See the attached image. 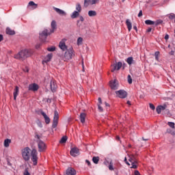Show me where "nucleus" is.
I'll list each match as a JSON object with an SVG mask.
<instances>
[{
	"mask_svg": "<svg viewBox=\"0 0 175 175\" xmlns=\"http://www.w3.org/2000/svg\"><path fill=\"white\" fill-rule=\"evenodd\" d=\"M92 161L95 163V165H98L99 163V157H93Z\"/></svg>",
	"mask_w": 175,
	"mask_h": 175,
	"instance_id": "30",
	"label": "nucleus"
},
{
	"mask_svg": "<svg viewBox=\"0 0 175 175\" xmlns=\"http://www.w3.org/2000/svg\"><path fill=\"white\" fill-rule=\"evenodd\" d=\"M126 24L127 25L129 31H131V29H132V23H131V21H129V19H127L126 21Z\"/></svg>",
	"mask_w": 175,
	"mask_h": 175,
	"instance_id": "26",
	"label": "nucleus"
},
{
	"mask_svg": "<svg viewBox=\"0 0 175 175\" xmlns=\"http://www.w3.org/2000/svg\"><path fill=\"white\" fill-rule=\"evenodd\" d=\"M156 111L157 114H161V112L162 111V110L161 109L160 105L157 106V107L156 108Z\"/></svg>",
	"mask_w": 175,
	"mask_h": 175,
	"instance_id": "41",
	"label": "nucleus"
},
{
	"mask_svg": "<svg viewBox=\"0 0 175 175\" xmlns=\"http://www.w3.org/2000/svg\"><path fill=\"white\" fill-rule=\"evenodd\" d=\"M85 113H81L79 116L80 121L82 122V124H84L85 122Z\"/></svg>",
	"mask_w": 175,
	"mask_h": 175,
	"instance_id": "20",
	"label": "nucleus"
},
{
	"mask_svg": "<svg viewBox=\"0 0 175 175\" xmlns=\"http://www.w3.org/2000/svg\"><path fill=\"white\" fill-rule=\"evenodd\" d=\"M145 24H146V25H154L155 22L151 20H146Z\"/></svg>",
	"mask_w": 175,
	"mask_h": 175,
	"instance_id": "29",
	"label": "nucleus"
},
{
	"mask_svg": "<svg viewBox=\"0 0 175 175\" xmlns=\"http://www.w3.org/2000/svg\"><path fill=\"white\" fill-rule=\"evenodd\" d=\"M50 86L52 92H55V91L57 90V83H55V81H54L53 80L51 81Z\"/></svg>",
	"mask_w": 175,
	"mask_h": 175,
	"instance_id": "14",
	"label": "nucleus"
},
{
	"mask_svg": "<svg viewBox=\"0 0 175 175\" xmlns=\"http://www.w3.org/2000/svg\"><path fill=\"white\" fill-rule=\"evenodd\" d=\"M34 137L36 143L38 144V151L40 152H42V151L46 150V144H44V142L40 139V135L36 134Z\"/></svg>",
	"mask_w": 175,
	"mask_h": 175,
	"instance_id": "3",
	"label": "nucleus"
},
{
	"mask_svg": "<svg viewBox=\"0 0 175 175\" xmlns=\"http://www.w3.org/2000/svg\"><path fill=\"white\" fill-rule=\"evenodd\" d=\"M33 54L32 49H23L19 51L17 54L14 55V58L15 59H19V61H24L26 58L31 57Z\"/></svg>",
	"mask_w": 175,
	"mask_h": 175,
	"instance_id": "2",
	"label": "nucleus"
},
{
	"mask_svg": "<svg viewBox=\"0 0 175 175\" xmlns=\"http://www.w3.org/2000/svg\"><path fill=\"white\" fill-rule=\"evenodd\" d=\"M76 12H78V13H80L81 12V5L80 3H77L76 5Z\"/></svg>",
	"mask_w": 175,
	"mask_h": 175,
	"instance_id": "31",
	"label": "nucleus"
},
{
	"mask_svg": "<svg viewBox=\"0 0 175 175\" xmlns=\"http://www.w3.org/2000/svg\"><path fill=\"white\" fill-rule=\"evenodd\" d=\"M108 168L109 169V170H114V167H113V163L111 161L109 163Z\"/></svg>",
	"mask_w": 175,
	"mask_h": 175,
	"instance_id": "42",
	"label": "nucleus"
},
{
	"mask_svg": "<svg viewBox=\"0 0 175 175\" xmlns=\"http://www.w3.org/2000/svg\"><path fill=\"white\" fill-rule=\"evenodd\" d=\"M97 13L95 10H90L88 11V16L89 17H95L96 16Z\"/></svg>",
	"mask_w": 175,
	"mask_h": 175,
	"instance_id": "23",
	"label": "nucleus"
},
{
	"mask_svg": "<svg viewBox=\"0 0 175 175\" xmlns=\"http://www.w3.org/2000/svg\"><path fill=\"white\" fill-rule=\"evenodd\" d=\"M86 163L88 165V166H91V162L88 160H85Z\"/></svg>",
	"mask_w": 175,
	"mask_h": 175,
	"instance_id": "54",
	"label": "nucleus"
},
{
	"mask_svg": "<svg viewBox=\"0 0 175 175\" xmlns=\"http://www.w3.org/2000/svg\"><path fill=\"white\" fill-rule=\"evenodd\" d=\"M133 29H135V31H137V27L133 26Z\"/></svg>",
	"mask_w": 175,
	"mask_h": 175,
	"instance_id": "62",
	"label": "nucleus"
},
{
	"mask_svg": "<svg viewBox=\"0 0 175 175\" xmlns=\"http://www.w3.org/2000/svg\"><path fill=\"white\" fill-rule=\"evenodd\" d=\"M99 111H103V108L100 106V105H98Z\"/></svg>",
	"mask_w": 175,
	"mask_h": 175,
	"instance_id": "49",
	"label": "nucleus"
},
{
	"mask_svg": "<svg viewBox=\"0 0 175 175\" xmlns=\"http://www.w3.org/2000/svg\"><path fill=\"white\" fill-rule=\"evenodd\" d=\"M162 23H163V21L161 19L157 20L156 21H154V25H159V24H162Z\"/></svg>",
	"mask_w": 175,
	"mask_h": 175,
	"instance_id": "35",
	"label": "nucleus"
},
{
	"mask_svg": "<svg viewBox=\"0 0 175 175\" xmlns=\"http://www.w3.org/2000/svg\"><path fill=\"white\" fill-rule=\"evenodd\" d=\"M18 92H20L18 86H15V89L14 90V100H16L17 99V96H18Z\"/></svg>",
	"mask_w": 175,
	"mask_h": 175,
	"instance_id": "18",
	"label": "nucleus"
},
{
	"mask_svg": "<svg viewBox=\"0 0 175 175\" xmlns=\"http://www.w3.org/2000/svg\"><path fill=\"white\" fill-rule=\"evenodd\" d=\"M51 28L52 29H48L49 30V31H51V33H53L54 31L57 29V22H55V21H52Z\"/></svg>",
	"mask_w": 175,
	"mask_h": 175,
	"instance_id": "16",
	"label": "nucleus"
},
{
	"mask_svg": "<svg viewBox=\"0 0 175 175\" xmlns=\"http://www.w3.org/2000/svg\"><path fill=\"white\" fill-rule=\"evenodd\" d=\"M128 83L129 84H132V77L131 75H128Z\"/></svg>",
	"mask_w": 175,
	"mask_h": 175,
	"instance_id": "44",
	"label": "nucleus"
},
{
	"mask_svg": "<svg viewBox=\"0 0 175 175\" xmlns=\"http://www.w3.org/2000/svg\"><path fill=\"white\" fill-rule=\"evenodd\" d=\"M104 165L107 166L109 165V162L107 161H104Z\"/></svg>",
	"mask_w": 175,
	"mask_h": 175,
	"instance_id": "60",
	"label": "nucleus"
},
{
	"mask_svg": "<svg viewBox=\"0 0 175 175\" xmlns=\"http://www.w3.org/2000/svg\"><path fill=\"white\" fill-rule=\"evenodd\" d=\"M151 31H152V28H151V27H149V28L147 29V32H151Z\"/></svg>",
	"mask_w": 175,
	"mask_h": 175,
	"instance_id": "59",
	"label": "nucleus"
},
{
	"mask_svg": "<svg viewBox=\"0 0 175 175\" xmlns=\"http://www.w3.org/2000/svg\"><path fill=\"white\" fill-rule=\"evenodd\" d=\"M149 107H150V109H151L152 110H155V106L153 105L152 103H150Z\"/></svg>",
	"mask_w": 175,
	"mask_h": 175,
	"instance_id": "46",
	"label": "nucleus"
},
{
	"mask_svg": "<svg viewBox=\"0 0 175 175\" xmlns=\"http://www.w3.org/2000/svg\"><path fill=\"white\" fill-rule=\"evenodd\" d=\"M160 108L161 109V111H163V110H166V105H160Z\"/></svg>",
	"mask_w": 175,
	"mask_h": 175,
	"instance_id": "47",
	"label": "nucleus"
},
{
	"mask_svg": "<svg viewBox=\"0 0 175 175\" xmlns=\"http://www.w3.org/2000/svg\"><path fill=\"white\" fill-rule=\"evenodd\" d=\"M127 105H131V101H127Z\"/></svg>",
	"mask_w": 175,
	"mask_h": 175,
	"instance_id": "64",
	"label": "nucleus"
},
{
	"mask_svg": "<svg viewBox=\"0 0 175 175\" xmlns=\"http://www.w3.org/2000/svg\"><path fill=\"white\" fill-rule=\"evenodd\" d=\"M68 140V137L67 136H63L62 139L59 141V143L61 144H64V143H66V141Z\"/></svg>",
	"mask_w": 175,
	"mask_h": 175,
	"instance_id": "28",
	"label": "nucleus"
},
{
	"mask_svg": "<svg viewBox=\"0 0 175 175\" xmlns=\"http://www.w3.org/2000/svg\"><path fill=\"white\" fill-rule=\"evenodd\" d=\"M42 46V44H38L36 45V49H40V46Z\"/></svg>",
	"mask_w": 175,
	"mask_h": 175,
	"instance_id": "51",
	"label": "nucleus"
},
{
	"mask_svg": "<svg viewBox=\"0 0 175 175\" xmlns=\"http://www.w3.org/2000/svg\"><path fill=\"white\" fill-rule=\"evenodd\" d=\"M51 58H53V54H48L42 60V64H47V62H50Z\"/></svg>",
	"mask_w": 175,
	"mask_h": 175,
	"instance_id": "13",
	"label": "nucleus"
},
{
	"mask_svg": "<svg viewBox=\"0 0 175 175\" xmlns=\"http://www.w3.org/2000/svg\"><path fill=\"white\" fill-rule=\"evenodd\" d=\"M5 32L8 35H15L16 34V31H14V30H12V29H10V27H7Z\"/></svg>",
	"mask_w": 175,
	"mask_h": 175,
	"instance_id": "21",
	"label": "nucleus"
},
{
	"mask_svg": "<svg viewBox=\"0 0 175 175\" xmlns=\"http://www.w3.org/2000/svg\"><path fill=\"white\" fill-rule=\"evenodd\" d=\"M167 125H169L170 126V128H172V129H174V128H175L174 122H168Z\"/></svg>",
	"mask_w": 175,
	"mask_h": 175,
	"instance_id": "39",
	"label": "nucleus"
},
{
	"mask_svg": "<svg viewBox=\"0 0 175 175\" xmlns=\"http://www.w3.org/2000/svg\"><path fill=\"white\" fill-rule=\"evenodd\" d=\"M134 174H135V175H140V172H139L138 170H135V171L134 172Z\"/></svg>",
	"mask_w": 175,
	"mask_h": 175,
	"instance_id": "52",
	"label": "nucleus"
},
{
	"mask_svg": "<svg viewBox=\"0 0 175 175\" xmlns=\"http://www.w3.org/2000/svg\"><path fill=\"white\" fill-rule=\"evenodd\" d=\"M7 162H8L7 163H8V166H12V164L10 163V161H8Z\"/></svg>",
	"mask_w": 175,
	"mask_h": 175,
	"instance_id": "61",
	"label": "nucleus"
},
{
	"mask_svg": "<svg viewBox=\"0 0 175 175\" xmlns=\"http://www.w3.org/2000/svg\"><path fill=\"white\" fill-rule=\"evenodd\" d=\"M33 10H35V9H38V4L35 3V2L33 1H29L28 5H27V8H31Z\"/></svg>",
	"mask_w": 175,
	"mask_h": 175,
	"instance_id": "17",
	"label": "nucleus"
},
{
	"mask_svg": "<svg viewBox=\"0 0 175 175\" xmlns=\"http://www.w3.org/2000/svg\"><path fill=\"white\" fill-rule=\"evenodd\" d=\"M70 155L72 157H79V155H80V150L78 148H72L70 150Z\"/></svg>",
	"mask_w": 175,
	"mask_h": 175,
	"instance_id": "9",
	"label": "nucleus"
},
{
	"mask_svg": "<svg viewBox=\"0 0 175 175\" xmlns=\"http://www.w3.org/2000/svg\"><path fill=\"white\" fill-rule=\"evenodd\" d=\"M105 106L109 107V106H110V105H109V103H105Z\"/></svg>",
	"mask_w": 175,
	"mask_h": 175,
	"instance_id": "63",
	"label": "nucleus"
},
{
	"mask_svg": "<svg viewBox=\"0 0 175 175\" xmlns=\"http://www.w3.org/2000/svg\"><path fill=\"white\" fill-rule=\"evenodd\" d=\"M99 2V0H90V5H96Z\"/></svg>",
	"mask_w": 175,
	"mask_h": 175,
	"instance_id": "36",
	"label": "nucleus"
},
{
	"mask_svg": "<svg viewBox=\"0 0 175 175\" xmlns=\"http://www.w3.org/2000/svg\"><path fill=\"white\" fill-rule=\"evenodd\" d=\"M131 165H132L131 166L132 169H137V165H136L135 163H132Z\"/></svg>",
	"mask_w": 175,
	"mask_h": 175,
	"instance_id": "48",
	"label": "nucleus"
},
{
	"mask_svg": "<svg viewBox=\"0 0 175 175\" xmlns=\"http://www.w3.org/2000/svg\"><path fill=\"white\" fill-rule=\"evenodd\" d=\"M110 88L111 90H118V84L117 83V81L116 79L110 81Z\"/></svg>",
	"mask_w": 175,
	"mask_h": 175,
	"instance_id": "12",
	"label": "nucleus"
},
{
	"mask_svg": "<svg viewBox=\"0 0 175 175\" xmlns=\"http://www.w3.org/2000/svg\"><path fill=\"white\" fill-rule=\"evenodd\" d=\"M59 118V114L58 113V111L57 110H55L54 111V117H53V120L55 121H58Z\"/></svg>",
	"mask_w": 175,
	"mask_h": 175,
	"instance_id": "24",
	"label": "nucleus"
},
{
	"mask_svg": "<svg viewBox=\"0 0 175 175\" xmlns=\"http://www.w3.org/2000/svg\"><path fill=\"white\" fill-rule=\"evenodd\" d=\"M116 96L120 98L121 99H125V98L128 96V93L124 90L116 91Z\"/></svg>",
	"mask_w": 175,
	"mask_h": 175,
	"instance_id": "6",
	"label": "nucleus"
},
{
	"mask_svg": "<svg viewBox=\"0 0 175 175\" xmlns=\"http://www.w3.org/2000/svg\"><path fill=\"white\" fill-rule=\"evenodd\" d=\"M98 100L99 103L98 105H102V98L100 97L98 98Z\"/></svg>",
	"mask_w": 175,
	"mask_h": 175,
	"instance_id": "53",
	"label": "nucleus"
},
{
	"mask_svg": "<svg viewBox=\"0 0 175 175\" xmlns=\"http://www.w3.org/2000/svg\"><path fill=\"white\" fill-rule=\"evenodd\" d=\"M47 50L48 51H51V52L55 51V46H53L51 47H48Z\"/></svg>",
	"mask_w": 175,
	"mask_h": 175,
	"instance_id": "40",
	"label": "nucleus"
},
{
	"mask_svg": "<svg viewBox=\"0 0 175 175\" xmlns=\"http://www.w3.org/2000/svg\"><path fill=\"white\" fill-rule=\"evenodd\" d=\"M12 143V140L9 139H6L4 140V147H9V144Z\"/></svg>",
	"mask_w": 175,
	"mask_h": 175,
	"instance_id": "27",
	"label": "nucleus"
},
{
	"mask_svg": "<svg viewBox=\"0 0 175 175\" xmlns=\"http://www.w3.org/2000/svg\"><path fill=\"white\" fill-rule=\"evenodd\" d=\"M90 2H91V0H84V6L85 8H88L90 6Z\"/></svg>",
	"mask_w": 175,
	"mask_h": 175,
	"instance_id": "33",
	"label": "nucleus"
},
{
	"mask_svg": "<svg viewBox=\"0 0 175 175\" xmlns=\"http://www.w3.org/2000/svg\"><path fill=\"white\" fill-rule=\"evenodd\" d=\"M65 42H66V40L63 39L59 43V48L62 51H66V50L68 49V46H66V44Z\"/></svg>",
	"mask_w": 175,
	"mask_h": 175,
	"instance_id": "8",
	"label": "nucleus"
},
{
	"mask_svg": "<svg viewBox=\"0 0 175 175\" xmlns=\"http://www.w3.org/2000/svg\"><path fill=\"white\" fill-rule=\"evenodd\" d=\"M112 68L111 72H116V70H120L121 68H122V62H118V63L116 62L111 65Z\"/></svg>",
	"mask_w": 175,
	"mask_h": 175,
	"instance_id": "7",
	"label": "nucleus"
},
{
	"mask_svg": "<svg viewBox=\"0 0 175 175\" xmlns=\"http://www.w3.org/2000/svg\"><path fill=\"white\" fill-rule=\"evenodd\" d=\"M159 54H160L159 51H156L154 53V57H155L156 61H159Z\"/></svg>",
	"mask_w": 175,
	"mask_h": 175,
	"instance_id": "32",
	"label": "nucleus"
},
{
	"mask_svg": "<svg viewBox=\"0 0 175 175\" xmlns=\"http://www.w3.org/2000/svg\"><path fill=\"white\" fill-rule=\"evenodd\" d=\"M36 124H37L38 126H39V128H43V124H42V122H40V120H38L36 121Z\"/></svg>",
	"mask_w": 175,
	"mask_h": 175,
	"instance_id": "38",
	"label": "nucleus"
},
{
	"mask_svg": "<svg viewBox=\"0 0 175 175\" xmlns=\"http://www.w3.org/2000/svg\"><path fill=\"white\" fill-rule=\"evenodd\" d=\"M79 20H80V21H84V18L83 17V16H79Z\"/></svg>",
	"mask_w": 175,
	"mask_h": 175,
	"instance_id": "55",
	"label": "nucleus"
},
{
	"mask_svg": "<svg viewBox=\"0 0 175 175\" xmlns=\"http://www.w3.org/2000/svg\"><path fill=\"white\" fill-rule=\"evenodd\" d=\"M83 43V38L79 37L77 39V45L80 46V44H81Z\"/></svg>",
	"mask_w": 175,
	"mask_h": 175,
	"instance_id": "37",
	"label": "nucleus"
},
{
	"mask_svg": "<svg viewBox=\"0 0 175 175\" xmlns=\"http://www.w3.org/2000/svg\"><path fill=\"white\" fill-rule=\"evenodd\" d=\"M58 120H53L52 128H57Z\"/></svg>",
	"mask_w": 175,
	"mask_h": 175,
	"instance_id": "34",
	"label": "nucleus"
},
{
	"mask_svg": "<svg viewBox=\"0 0 175 175\" xmlns=\"http://www.w3.org/2000/svg\"><path fill=\"white\" fill-rule=\"evenodd\" d=\"M23 175H31L29 172H28V168H25V171L23 172Z\"/></svg>",
	"mask_w": 175,
	"mask_h": 175,
	"instance_id": "43",
	"label": "nucleus"
},
{
	"mask_svg": "<svg viewBox=\"0 0 175 175\" xmlns=\"http://www.w3.org/2000/svg\"><path fill=\"white\" fill-rule=\"evenodd\" d=\"M126 62H127V64L129 65H132L135 64V60L133 59V57H129L126 59Z\"/></svg>",
	"mask_w": 175,
	"mask_h": 175,
	"instance_id": "22",
	"label": "nucleus"
},
{
	"mask_svg": "<svg viewBox=\"0 0 175 175\" xmlns=\"http://www.w3.org/2000/svg\"><path fill=\"white\" fill-rule=\"evenodd\" d=\"M3 40V36L2 34H0V42H2Z\"/></svg>",
	"mask_w": 175,
	"mask_h": 175,
	"instance_id": "57",
	"label": "nucleus"
},
{
	"mask_svg": "<svg viewBox=\"0 0 175 175\" xmlns=\"http://www.w3.org/2000/svg\"><path fill=\"white\" fill-rule=\"evenodd\" d=\"M79 12L77 11H74L72 14H71V18H77V17H79Z\"/></svg>",
	"mask_w": 175,
	"mask_h": 175,
	"instance_id": "25",
	"label": "nucleus"
},
{
	"mask_svg": "<svg viewBox=\"0 0 175 175\" xmlns=\"http://www.w3.org/2000/svg\"><path fill=\"white\" fill-rule=\"evenodd\" d=\"M51 31H50V30L49 29H44V30H42V31L40 32L39 35V38L40 40H41V42H46V39H47V37L49 36V35H51Z\"/></svg>",
	"mask_w": 175,
	"mask_h": 175,
	"instance_id": "5",
	"label": "nucleus"
},
{
	"mask_svg": "<svg viewBox=\"0 0 175 175\" xmlns=\"http://www.w3.org/2000/svg\"><path fill=\"white\" fill-rule=\"evenodd\" d=\"M67 175H76V170L73 168H68L66 171Z\"/></svg>",
	"mask_w": 175,
	"mask_h": 175,
	"instance_id": "19",
	"label": "nucleus"
},
{
	"mask_svg": "<svg viewBox=\"0 0 175 175\" xmlns=\"http://www.w3.org/2000/svg\"><path fill=\"white\" fill-rule=\"evenodd\" d=\"M168 17L170 20H173V18H174V14L173 13H171L169 14Z\"/></svg>",
	"mask_w": 175,
	"mask_h": 175,
	"instance_id": "45",
	"label": "nucleus"
},
{
	"mask_svg": "<svg viewBox=\"0 0 175 175\" xmlns=\"http://www.w3.org/2000/svg\"><path fill=\"white\" fill-rule=\"evenodd\" d=\"M22 157L25 162H28L31 159L34 166L38 165V151L36 149L31 150L29 147L24 148L22 149Z\"/></svg>",
	"mask_w": 175,
	"mask_h": 175,
	"instance_id": "1",
	"label": "nucleus"
},
{
	"mask_svg": "<svg viewBox=\"0 0 175 175\" xmlns=\"http://www.w3.org/2000/svg\"><path fill=\"white\" fill-rule=\"evenodd\" d=\"M40 113L42 115L43 118H44L45 123L47 124H50V122L51 121V120L47 116V114H46L44 111H43L42 110H40Z\"/></svg>",
	"mask_w": 175,
	"mask_h": 175,
	"instance_id": "11",
	"label": "nucleus"
},
{
	"mask_svg": "<svg viewBox=\"0 0 175 175\" xmlns=\"http://www.w3.org/2000/svg\"><path fill=\"white\" fill-rule=\"evenodd\" d=\"M53 10L57 12L60 16H66V12L59 8L53 7Z\"/></svg>",
	"mask_w": 175,
	"mask_h": 175,
	"instance_id": "15",
	"label": "nucleus"
},
{
	"mask_svg": "<svg viewBox=\"0 0 175 175\" xmlns=\"http://www.w3.org/2000/svg\"><path fill=\"white\" fill-rule=\"evenodd\" d=\"M170 55H174V51H171L170 52Z\"/></svg>",
	"mask_w": 175,
	"mask_h": 175,
	"instance_id": "58",
	"label": "nucleus"
},
{
	"mask_svg": "<svg viewBox=\"0 0 175 175\" xmlns=\"http://www.w3.org/2000/svg\"><path fill=\"white\" fill-rule=\"evenodd\" d=\"M164 38L165 39V40H169V34H166Z\"/></svg>",
	"mask_w": 175,
	"mask_h": 175,
	"instance_id": "56",
	"label": "nucleus"
},
{
	"mask_svg": "<svg viewBox=\"0 0 175 175\" xmlns=\"http://www.w3.org/2000/svg\"><path fill=\"white\" fill-rule=\"evenodd\" d=\"M75 55V50L73 49V47L70 46L66 50L63 59L64 61H69L70 59H72Z\"/></svg>",
	"mask_w": 175,
	"mask_h": 175,
	"instance_id": "4",
	"label": "nucleus"
},
{
	"mask_svg": "<svg viewBox=\"0 0 175 175\" xmlns=\"http://www.w3.org/2000/svg\"><path fill=\"white\" fill-rule=\"evenodd\" d=\"M142 16H143V11L140 10L138 14V17H142Z\"/></svg>",
	"mask_w": 175,
	"mask_h": 175,
	"instance_id": "50",
	"label": "nucleus"
},
{
	"mask_svg": "<svg viewBox=\"0 0 175 175\" xmlns=\"http://www.w3.org/2000/svg\"><path fill=\"white\" fill-rule=\"evenodd\" d=\"M39 90V85L36 83H31L29 85L28 87V90L29 91H33V92H36L38 91Z\"/></svg>",
	"mask_w": 175,
	"mask_h": 175,
	"instance_id": "10",
	"label": "nucleus"
}]
</instances>
